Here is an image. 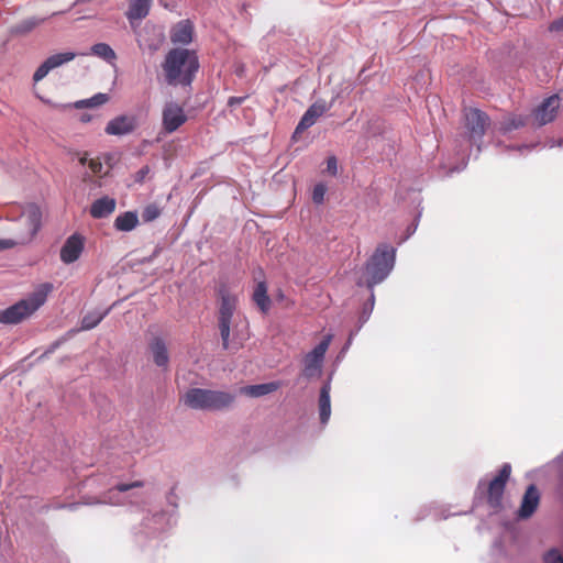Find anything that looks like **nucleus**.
Segmentation results:
<instances>
[{
	"mask_svg": "<svg viewBox=\"0 0 563 563\" xmlns=\"http://www.w3.org/2000/svg\"><path fill=\"white\" fill-rule=\"evenodd\" d=\"M218 327L225 350H239L250 338L249 321L238 310V297L225 288L220 289Z\"/></svg>",
	"mask_w": 563,
	"mask_h": 563,
	"instance_id": "1",
	"label": "nucleus"
},
{
	"mask_svg": "<svg viewBox=\"0 0 563 563\" xmlns=\"http://www.w3.org/2000/svg\"><path fill=\"white\" fill-rule=\"evenodd\" d=\"M199 69V60L195 51L188 48L170 49L163 63L166 80L170 85H190Z\"/></svg>",
	"mask_w": 563,
	"mask_h": 563,
	"instance_id": "2",
	"label": "nucleus"
},
{
	"mask_svg": "<svg viewBox=\"0 0 563 563\" xmlns=\"http://www.w3.org/2000/svg\"><path fill=\"white\" fill-rule=\"evenodd\" d=\"M235 400V395L202 388H191L183 396L184 404L196 410L217 411L228 409Z\"/></svg>",
	"mask_w": 563,
	"mask_h": 563,
	"instance_id": "3",
	"label": "nucleus"
},
{
	"mask_svg": "<svg viewBox=\"0 0 563 563\" xmlns=\"http://www.w3.org/2000/svg\"><path fill=\"white\" fill-rule=\"evenodd\" d=\"M52 288L51 284H42L26 298L4 310H0V322L15 324L30 317L46 301Z\"/></svg>",
	"mask_w": 563,
	"mask_h": 563,
	"instance_id": "4",
	"label": "nucleus"
},
{
	"mask_svg": "<svg viewBox=\"0 0 563 563\" xmlns=\"http://www.w3.org/2000/svg\"><path fill=\"white\" fill-rule=\"evenodd\" d=\"M395 249L388 244H380L366 264V285L373 288L382 283L391 272L395 264Z\"/></svg>",
	"mask_w": 563,
	"mask_h": 563,
	"instance_id": "5",
	"label": "nucleus"
},
{
	"mask_svg": "<svg viewBox=\"0 0 563 563\" xmlns=\"http://www.w3.org/2000/svg\"><path fill=\"white\" fill-rule=\"evenodd\" d=\"M42 212L36 205L29 203L21 208L16 218L19 229L15 239L20 245L29 243L41 227Z\"/></svg>",
	"mask_w": 563,
	"mask_h": 563,
	"instance_id": "6",
	"label": "nucleus"
},
{
	"mask_svg": "<svg viewBox=\"0 0 563 563\" xmlns=\"http://www.w3.org/2000/svg\"><path fill=\"white\" fill-rule=\"evenodd\" d=\"M510 472V464H504L501 470L487 484V503L494 510H498L501 507L503 495Z\"/></svg>",
	"mask_w": 563,
	"mask_h": 563,
	"instance_id": "7",
	"label": "nucleus"
},
{
	"mask_svg": "<svg viewBox=\"0 0 563 563\" xmlns=\"http://www.w3.org/2000/svg\"><path fill=\"white\" fill-rule=\"evenodd\" d=\"M332 341V335L328 334L323 340L303 358V375L307 377L319 376L324 358V354Z\"/></svg>",
	"mask_w": 563,
	"mask_h": 563,
	"instance_id": "8",
	"label": "nucleus"
},
{
	"mask_svg": "<svg viewBox=\"0 0 563 563\" xmlns=\"http://www.w3.org/2000/svg\"><path fill=\"white\" fill-rule=\"evenodd\" d=\"M465 121L470 137L474 141L482 139L489 123L487 115L477 109H468L465 112Z\"/></svg>",
	"mask_w": 563,
	"mask_h": 563,
	"instance_id": "9",
	"label": "nucleus"
},
{
	"mask_svg": "<svg viewBox=\"0 0 563 563\" xmlns=\"http://www.w3.org/2000/svg\"><path fill=\"white\" fill-rule=\"evenodd\" d=\"M76 57V53L62 52L47 57L34 73V81L42 80L51 70L71 62Z\"/></svg>",
	"mask_w": 563,
	"mask_h": 563,
	"instance_id": "10",
	"label": "nucleus"
},
{
	"mask_svg": "<svg viewBox=\"0 0 563 563\" xmlns=\"http://www.w3.org/2000/svg\"><path fill=\"white\" fill-rule=\"evenodd\" d=\"M186 114L183 107L175 102H168L163 110V126L172 133L186 122Z\"/></svg>",
	"mask_w": 563,
	"mask_h": 563,
	"instance_id": "11",
	"label": "nucleus"
},
{
	"mask_svg": "<svg viewBox=\"0 0 563 563\" xmlns=\"http://www.w3.org/2000/svg\"><path fill=\"white\" fill-rule=\"evenodd\" d=\"M560 108V97L558 95H553L547 98L536 110L533 113L534 120L538 125H544L554 120L556 117L558 110Z\"/></svg>",
	"mask_w": 563,
	"mask_h": 563,
	"instance_id": "12",
	"label": "nucleus"
},
{
	"mask_svg": "<svg viewBox=\"0 0 563 563\" xmlns=\"http://www.w3.org/2000/svg\"><path fill=\"white\" fill-rule=\"evenodd\" d=\"M84 250V239L78 234L70 235L60 249V260L65 264L77 261Z\"/></svg>",
	"mask_w": 563,
	"mask_h": 563,
	"instance_id": "13",
	"label": "nucleus"
},
{
	"mask_svg": "<svg viewBox=\"0 0 563 563\" xmlns=\"http://www.w3.org/2000/svg\"><path fill=\"white\" fill-rule=\"evenodd\" d=\"M330 109V104L325 101H317L311 104L302 115L300 122L296 128V133L302 132L312 126L316 121Z\"/></svg>",
	"mask_w": 563,
	"mask_h": 563,
	"instance_id": "14",
	"label": "nucleus"
},
{
	"mask_svg": "<svg viewBox=\"0 0 563 563\" xmlns=\"http://www.w3.org/2000/svg\"><path fill=\"white\" fill-rule=\"evenodd\" d=\"M163 33L155 26L146 25L143 33L137 36V44L141 49L156 51L163 42Z\"/></svg>",
	"mask_w": 563,
	"mask_h": 563,
	"instance_id": "15",
	"label": "nucleus"
},
{
	"mask_svg": "<svg viewBox=\"0 0 563 563\" xmlns=\"http://www.w3.org/2000/svg\"><path fill=\"white\" fill-rule=\"evenodd\" d=\"M540 501V494L534 485H530L522 498L520 508L518 510V517L527 519L532 516L536 511Z\"/></svg>",
	"mask_w": 563,
	"mask_h": 563,
	"instance_id": "16",
	"label": "nucleus"
},
{
	"mask_svg": "<svg viewBox=\"0 0 563 563\" xmlns=\"http://www.w3.org/2000/svg\"><path fill=\"white\" fill-rule=\"evenodd\" d=\"M192 36L194 25L189 20L179 21L170 30V40L174 44L187 45L191 43Z\"/></svg>",
	"mask_w": 563,
	"mask_h": 563,
	"instance_id": "17",
	"label": "nucleus"
},
{
	"mask_svg": "<svg viewBox=\"0 0 563 563\" xmlns=\"http://www.w3.org/2000/svg\"><path fill=\"white\" fill-rule=\"evenodd\" d=\"M135 128V120L130 115H120L109 121L106 126V133L109 135H124L132 132Z\"/></svg>",
	"mask_w": 563,
	"mask_h": 563,
	"instance_id": "18",
	"label": "nucleus"
},
{
	"mask_svg": "<svg viewBox=\"0 0 563 563\" xmlns=\"http://www.w3.org/2000/svg\"><path fill=\"white\" fill-rule=\"evenodd\" d=\"M143 482L134 481L132 483H120L115 487L111 488L104 499L101 503L110 505H122L124 499L119 497L120 494L126 493L133 488L142 487Z\"/></svg>",
	"mask_w": 563,
	"mask_h": 563,
	"instance_id": "19",
	"label": "nucleus"
},
{
	"mask_svg": "<svg viewBox=\"0 0 563 563\" xmlns=\"http://www.w3.org/2000/svg\"><path fill=\"white\" fill-rule=\"evenodd\" d=\"M115 200L108 196L97 199L90 207V214L96 219L110 216L115 209Z\"/></svg>",
	"mask_w": 563,
	"mask_h": 563,
	"instance_id": "20",
	"label": "nucleus"
},
{
	"mask_svg": "<svg viewBox=\"0 0 563 563\" xmlns=\"http://www.w3.org/2000/svg\"><path fill=\"white\" fill-rule=\"evenodd\" d=\"M279 388V384L276 382L265 383V384H258V385H249L243 386L240 388V393L252 397V398H258L265 395H268L271 393H274Z\"/></svg>",
	"mask_w": 563,
	"mask_h": 563,
	"instance_id": "21",
	"label": "nucleus"
},
{
	"mask_svg": "<svg viewBox=\"0 0 563 563\" xmlns=\"http://www.w3.org/2000/svg\"><path fill=\"white\" fill-rule=\"evenodd\" d=\"M330 390H331L330 383H325L320 390L319 416H320V422L322 424H327L330 419V416H331Z\"/></svg>",
	"mask_w": 563,
	"mask_h": 563,
	"instance_id": "22",
	"label": "nucleus"
},
{
	"mask_svg": "<svg viewBox=\"0 0 563 563\" xmlns=\"http://www.w3.org/2000/svg\"><path fill=\"white\" fill-rule=\"evenodd\" d=\"M150 7L151 0H131L126 16L131 22L142 20L148 14Z\"/></svg>",
	"mask_w": 563,
	"mask_h": 563,
	"instance_id": "23",
	"label": "nucleus"
},
{
	"mask_svg": "<svg viewBox=\"0 0 563 563\" xmlns=\"http://www.w3.org/2000/svg\"><path fill=\"white\" fill-rule=\"evenodd\" d=\"M154 363L159 367H166L169 361L166 344L161 339H155L151 344Z\"/></svg>",
	"mask_w": 563,
	"mask_h": 563,
	"instance_id": "24",
	"label": "nucleus"
},
{
	"mask_svg": "<svg viewBox=\"0 0 563 563\" xmlns=\"http://www.w3.org/2000/svg\"><path fill=\"white\" fill-rule=\"evenodd\" d=\"M139 223V218L135 212L128 211L119 214L114 220V227L119 231H132Z\"/></svg>",
	"mask_w": 563,
	"mask_h": 563,
	"instance_id": "25",
	"label": "nucleus"
},
{
	"mask_svg": "<svg viewBox=\"0 0 563 563\" xmlns=\"http://www.w3.org/2000/svg\"><path fill=\"white\" fill-rule=\"evenodd\" d=\"M253 300L263 312H267L271 306L265 283H258L253 292Z\"/></svg>",
	"mask_w": 563,
	"mask_h": 563,
	"instance_id": "26",
	"label": "nucleus"
},
{
	"mask_svg": "<svg viewBox=\"0 0 563 563\" xmlns=\"http://www.w3.org/2000/svg\"><path fill=\"white\" fill-rule=\"evenodd\" d=\"M91 52L93 55H96L107 62H112L117 57L114 51L106 43L95 44L91 47Z\"/></svg>",
	"mask_w": 563,
	"mask_h": 563,
	"instance_id": "27",
	"label": "nucleus"
},
{
	"mask_svg": "<svg viewBox=\"0 0 563 563\" xmlns=\"http://www.w3.org/2000/svg\"><path fill=\"white\" fill-rule=\"evenodd\" d=\"M108 313V311H93L87 313L81 320V329L90 330L95 328Z\"/></svg>",
	"mask_w": 563,
	"mask_h": 563,
	"instance_id": "28",
	"label": "nucleus"
},
{
	"mask_svg": "<svg viewBox=\"0 0 563 563\" xmlns=\"http://www.w3.org/2000/svg\"><path fill=\"white\" fill-rule=\"evenodd\" d=\"M525 123H526V119L522 115L512 114V115H508L504 120V122L501 123V128L500 129L504 132H508V131L518 129L520 126H523Z\"/></svg>",
	"mask_w": 563,
	"mask_h": 563,
	"instance_id": "29",
	"label": "nucleus"
},
{
	"mask_svg": "<svg viewBox=\"0 0 563 563\" xmlns=\"http://www.w3.org/2000/svg\"><path fill=\"white\" fill-rule=\"evenodd\" d=\"M108 99H109L108 95L97 93L96 96H93L89 99L80 100V101L76 102V107L77 108L97 107V106L106 103L108 101Z\"/></svg>",
	"mask_w": 563,
	"mask_h": 563,
	"instance_id": "30",
	"label": "nucleus"
},
{
	"mask_svg": "<svg viewBox=\"0 0 563 563\" xmlns=\"http://www.w3.org/2000/svg\"><path fill=\"white\" fill-rule=\"evenodd\" d=\"M542 561L543 563H563V554L559 549L552 548L543 554Z\"/></svg>",
	"mask_w": 563,
	"mask_h": 563,
	"instance_id": "31",
	"label": "nucleus"
},
{
	"mask_svg": "<svg viewBox=\"0 0 563 563\" xmlns=\"http://www.w3.org/2000/svg\"><path fill=\"white\" fill-rule=\"evenodd\" d=\"M80 161H81L82 165L88 164V167L93 175L103 174V165L98 158H89L88 159L87 157H82Z\"/></svg>",
	"mask_w": 563,
	"mask_h": 563,
	"instance_id": "32",
	"label": "nucleus"
},
{
	"mask_svg": "<svg viewBox=\"0 0 563 563\" xmlns=\"http://www.w3.org/2000/svg\"><path fill=\"white\" fill-rule=\"evenodd\" d=\"M159 213H161V211L157 206L150 205L144 209V211L142 213V218L144 221L150 222V221L155 220L159 216Z\"/></svg>",
	"mask_w": 563,
	"mask_h": 563,
	"instance_id": "33",
	"label": "nucleus"
},
{
	"mask_svg": "<svg viewBox=\"0 0 563 563\" xmlns=\"http://www.w3.org/2000/svg\"><path fill=\"white\" fill-rule=\"evenodd\" d=\"M327 191V187L324 184H317L312 191V200L314 203H322L324 199V195Z\"/></svg>",
	"mask_w": 563,
	"mask_h": 563,
	"instance_id": "34",
	"label": "nucleus"
},
{
	"mask_svg": "<svg viewBox=\"0 0 563 563\" xmlns=\"http://www.w3.org/2000/svg\"><path fill=\"white\" fill-rule=\"evenodd\" d=\"M20 245L16 239H0V251Z\"/></svg>",
	"mask_w": 563,
	"mask_h": 563,
	"instance_id": "35",
	"label": "nucleus"
},
{
	"mask_svg": "<svg viewBox=\"0 0 563 563\" xmlns=\"http://www.w3.org/2000/svg\"><path fill=\"white\" fill-rule=\"evenodd\" d=\"M327 172L331 175H336L338 173V162L334 156H331L327 159Z\"/></svg>",
	"mask_w": 563,
	"mask_h": 563,
	"instance_id": "36",
	"label": "nucleus"
},
{
	"mask_svg": "<svg viewBox=\"0 0 563 563\" xmlns=\"http://www.w3.org/2000/svg\"><path fill=\"white\" fill-rule=\"evenodd\" d=\"M43 20H38V19H35V18L29 19V20L23 22V24H22L23 30L24 31H30L33 27H35L36 25H38Z\"/></svg>",
	"mask_w": 563,
	"mask_h": 563,
	"instance_id": "37",
	"label": "nucleus"
},
{
	"mask_svg": "<svg viewBox=\"0 0 563 563\" xmlns=\"http://www.w3.org/2000/svg\"><path fill=\"white\" fill-rule=\"evenodd\" d=\"M148 172V167H143L142 169H140L136 174V180L142 181Z\"/></svg>",
	"mask_w": 563,
	"mask_h": 563,
	"instance_id": "38",
	"label": "nucleus"
},
{
	"mask_svg": "<svg viewBox=\"0 0 563 563\" xmlns=\"http://www.w3.org/2000/svg\"><path fill=\"white\" fill-rule=\"evenodd\" d=\"M552 31H559L561 29H563V21L562 20H559V21H555L551 24V27H550Z\"/></svg>",
	"mask_w": 563,
	"mask_h": 563,
	"instance_id": "39",
	"label": "nucleus"
},
{
	"mask_svg": "<svg viewBox=\"0 0 563 563\" xmlns=\"http://www.w3.org/2000/svg\"><path fill=\"white\" fill-rule=\"evenodd\" d=\"M164 517H165L164 514H159V515L154 516L153 519H154L155 523H158Z\"/></svg>",
	"mask_w": 563,
	"mask_h": 563,
	"instance_id": "40",
	"label": "nucleus"
},
{
	"mask_svg": "<svg viewBox=\"0 0 563 563\" xmlns=\"http://www.w3.org/2000/svg\"><path fill=\"white\" fill-rule=\"evenodd\" d=\"M78 506H79L78 503H74V504L67 505L66 507L69 508L70 510H75V509H77Z\"/></svg>",
	"mask_w": 563,
	"mask_h": 563,
	"instance_id": "41",
	"label": "nucleus"
},
{
	"mask_svg": "<svg viewBox=\"0 0 563 563\" xmlns=\"http://www.w3.org/2000/svg\"><path fill=\"white\" fill-rule=\"evenodd\" d=\"M81 121H82V122H87V121H89V117H88V115H82V117H81Z\"/></svg>",
	"mask_w": 563,
	"mask_h": 563,
	"instance_id": "42",
	"label": "nucleus"
},
{
	"mask_svg": "<svg viewBox=\"0 0 563 563\" xmlns=\"http://www.w3.org/2000/svg\"><path fill=\"white\" fill-rule=\"evenodd\" d=\"M234 101L240 102V101H241V99H234V98H231V99H230V104H232Z\"/></svg>",
	"mask_w": 563,
	"mask_h": 563,
	"instance_id": "43",
	"label": "nucleus"
},
{
	"mask_svg": "<svg viewBox=\"0 0 563 563\" xmlns=\"http://www.w3.org/2000/svg\"><path fill=\"white\" fill-rule=\"evenodd\" d=\"M372 303L374 302V295H371Z\"/></svg>",
	"mask_w": 563,
	"mask_h": 563,
	"instance_id": "44",
	"label": "nucleus"
}]
</instances>
